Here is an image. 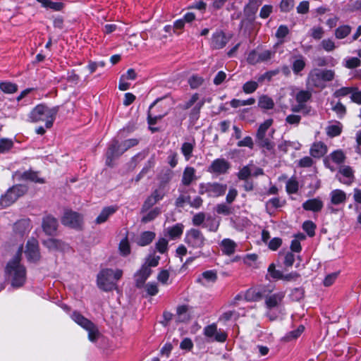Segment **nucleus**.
<instances>
[{
	"instance_id": "f257e3e1",
	"label": "nucleus",
	"mask_w": 361,
	"mask_h": 361,
	"mask_svg": "<svg viewBox=\"0 0 361 361\" xmlns=\"http://www.w3.org/2000/svg\"><path fill=\"white\" fill-rule=\"evenodd\" d=\"M22 247H20L16 255L6 264L5 273L13 288L23 286L26 281L25 267L20 264Z\"/></svg>"
},
{
	"instance_id": "f03ea898",
	"label": "nucleus",
	"mask_w": 361,
	"mask_h": 361,
	"mask_svg": "<svg viewBox=\"0 0 361 361\" xmlns=\"http://www.w3.org/2000/svg\"><path fill=\"white\" fill-rule=\"evenodd\" d=\"M58 111L59 106L51 107L46 104H40L32 109L28 115V119L32 123L44 122L45 127L51 128Z\"/></svg>"
},
{
	"instance_id": "7ed1b4c3",
	"label": "nucleus",
	"mask_w": 361,
	"mask_h": 361,
	"mask_svg": "<svg viewBox=\"0 0 361 361\" xmlns=\"http://www.w3.org/2000/svg\"><path fill=\"white\" fill-rule=\"evenodd\" d=\"M335 78V71L331 69H319L314 68L308 73L307 84L311 87L324 89L327 82L332 81Z\"/></svg>"
},
{
	"instance_id": "20e7f679",
	"label": "nucleus",
	"mask_w": 361,
	"mask_h": 361,
	"mask_svg": "<svg viewBox=\"0 0 361 361\" xmlns=\"http://www.w3.org/2000/svg\"><path fill=\"white\" fill-rule=\"evenodd\" d=\"M273 119L269 118L264 121L258 128L256 134V142L260 147L266 149L268 151L272 150L275 144L273 141V135L275 132L274 129H271L270 127L273 124Z\"/></svg>"
},
{
	"instance_id": "39448f33",
	"label": "nucleus",
	"mask_w": 361,
	"mask_h": 361,
	"mask_svg": "<svg viewBox=\"0 0 361 361\" xmlns=\"http://www.w3.org/2000/svg\"><path fill=\"white\" fill-rule=\"evenodd\" d=\"M122 275L123 271L121 269H102L97 275V286L104 291H111L116 288V282Z\"/></svg>"
},
{
	"instance_id": "423d86ee",
	"label": "nucleus",
	"mask_w": 361,
	"mask_h": 361,
	"mask_svg": "<svg viewBox=\"0 0 361 361\" xmlns=\"http://www.w3.org/2000/svg\"><path fill=\"white\" fill-rule=\"evenodd\" d=\"M71 317L77 324L87 331L90 341L94 343L98 339L100 333L97 326L93 322L77 311L73 312Z\"/></svg>"
},
{
	"instance_id": "0eeeda50",
	"label": "nucleus",
	"mask_w": 361,
	"mask_h": 361,
	"mask_svg": "<svg viewBox=\"0 0 361 361\" xmlns=\"http://www.w3.org/2000/svg\"><path fill=\"white\" fill-rule=\"evenodd\" d=\"M227 190V185L218 182L200 183L199 184V194L207 195L209 197H219L223 196Z\"/></svg>"
},
{
	"instance_id": "6e6552de",
	"label": "nucleus",
	"mask_w": 361,
	"mask_h": 361,
	"mask_svg": "<svg viewBox=\"0 0 361 361\" xmlns=\"http://www.w3.org/2000/svg\"><path fill=\"white\" fill-rule=\"evenodd\" d=\"M27 191V188L24 185H16L10 188L4 195L1 196L0 205L2 207L11 206Z\"/></svg>"
},
{
	"instance_id": "1a4fd4ad",
	"label": "nucleus",
	"mask_w": 361,
	"mask_h": 361,
	"mask_svg": "<svg viewBox=\"0 0 361 361\" xmlns=\"http://www.w3.org/2000/svg\"><path fill=\"white\" fill-rule=\"evenodd\" d=\"M184 241L189 247L201 249L207 240L201 231L197 228H190L186 231Z\"/></svg>"
},
{
	"instance_id": "9d476101",
	"label": "nucleus",
	"mask_w": 361,
	"mask_h": 361,
	"mask_svg": "<svg viewBox=\"0 0 361 361\" xmlns=\"http://www.w3.org/2000/svg\"><path fill=\"white\" fill-rule=\"evenodd\" d=\"M204 104V100L203 99L199 100V94L197 93H195L191 96L188 101L180 104V107L183 110H187L195 105L190 111V116L192 119H197L199 118L200 111Z\"/></svg>"
},
{
	"instance_id": "9b49d317",
	"label": "nucleus",
	"mask_w": 361,
	"mask_h": 361,
	"mask_svg": "<svg viewBox=\"0 0 361 361\" xmlns=\"http://www.w3.org/2000/svg\"><path fill=\"white\" fill-rule=\"evenodd\" d=\"M83 222L82 216L72 210L65 211L63 217L61 218V223L63 225L73 228H80Z\"/></svg>"
},
{
	"instance_id": "f8f14e48",
	"label": "nucleus",
	"mask_w": 361,
	"mask_h": 361,
	"mask_svg": "<svg viewBox=\"0 0 361 361\" xmlns=\"http://www.w3.org/2000/svg\"><path fill=\"white\" fill-rule=\"evenodd\" d=\"M204 335L212 341L223 343L227 339V334L221 329H218L214 323L204 328Z\"/></svg>"
},
{
	"instance_id": "ddd939ff",
	"label": "nucleus",
	"mask_w": 361,
	"mask_h": 361,
	"mask_svg": "<svg viewBox=\"0 0 361 361\" xmlns=\"http://www.w3.org/2000/svg\"><path fill=\"white\" fill-rule=\"evenodd\" d=\"M274 52L264 50L262 51H252L247 56V62L250 64H256L261 62H266L270 60L274 56Z\"/></svg>"
},
{
	"instance_id": "4468645a",
	"label": "nucleus",
	"mask_w": 361,
	"mask_h": 361,
	"mask_svg": "<svg viewBox=\"0 0 361 361\" xmlns=\"http://www.w3.org/2000/svg\"><path fill=\"white\" fill-rule=\"evenodd\" d=\"M165 195L164 188H159L154 190L152 193L146 199L142 207V213L147 212L152 206L161 200Z\"/></svg>"
},
{
	"instance_id": "2eb2a0df",
	"label": "nucleus",
	"mask_w": 361,
	"mask_h": 361,
	"mask_svg": "<svg viewBox=\"0 0 361 361\" xmlns=\"http://www.w3.org/2000/svg\"><path fill=\"white\" fill-rule=\"evenodd\" d=\"M230 163L224 159H216L208 168V172L216 175L225 174L230 169Z\"/></svg>"
},
{
	"instance_id": "dca6fc26",
	"label": "nucleus",
	"mask_w": 361,
	"mask_h": 361,
	"mask_svg": "<svg viewBox=\"0 0 361 361\" xmlns=\"http://www.w3.org/2000/svg\"><path fill=\"white\" fill-rule=\"evenodd\" d=\"M330 203L327 205L328 209L331 212H334L333 205H339L345 202L347 200L346 193L340 189H335L329 193Z\"/></svg>"
},
{
	"instance_id": "f3484780",
	"label": "nucleus",
	"mask_w": 361,
	"mask_h": 361,
	"mask_svg": "<svg viewBox=\"0 0 361 361\" xmlns=\"http://www.w3.org/2000/svg\"><path fill=\"white\" fill-rule=\"evenodd\" d=\"M25 253L30 262H37L39 259L40 254L37 240L31 239L27 241Z\"/></svg>"
},
{
	"instance_id": "a211bd4d",
	"label": "nucleus",
	"mask_w": 361,
	"mask_h": 361,
	"mask_svg": "<svg viewBox=\"0 0 361 361\" xmlns=\"http://www.w3.org/2000/svg\"><path fill=\"white\" fill-rule=\"evenodd\" d=\"M122 146L117 140L112 141L109 145L106 154V164L112 167L114 166V160L119 157L121 154L117 153L121 151Z\"/></svg>"
},
{
	"instance_id": "6ab92c4d",
	"label": "nucleus",
	"mask_w": 361,
	"mask_h": 361,
	"mask_svg": "<svg viewBox=\"0 0 361 361\" xmlns=\"http://www.w3.org/2000/svg\"><path fill=\"white\" fill-rule=\"evenodd\" d=\"M285 297L284 292H278L273 294H267L264 290V296L263 298L265 300V305L267 309H272L278 307L282 302Z\"/></svg>"
},
{
	"instance_id": "aec40b11",
	"label": "nucleus",
	"mask_w": 361,
	"mask_h": 361,
	"mask_svg": "<svg viewBox=\"0 0 361 361\" xmlns=\"http://www.w3.org/2000/svg\"><path fill=\"white\" fill-rule=\"evenodd\" d=\"M58 228L57 219L51 216H47L42 221L43 231L49 235H54Z\"/></svg>"
},
{
	"instance_id": "412c9836",
	"label": "nucleus",
	"mask_w": 361,
	"mask_h": 361,
	"mask_svg": "<svg viewBox=\"0 0 361 361\" xmlns=\"http://www.w3.org/2000/svg\"><path fill=\"white\" fill-rule=\"evenodd\" d=\"M152 270L147 265H142V267L135 274V281L137 287L141 288L145 284L146 280L150 276Z\"/></svg>"
},
{
	"instance_id": "4be33fe9",
	"label": "nucleus",
	"mask_w": 361,
	"mask_h": 361,
	"mask_svg": "<svg viewBox=\"0 0 361 361\" xmlns=\"http://www.w3.org/2000/svg\"><path fill=\"white\" fill-rule=\"evenodd\" d=\"M43 245L50 251H65L68 248L67 244L60 240L54 238H48L44 240Z\"/></svg>"
},
{
	"instance_id": "5701e85b",
	"label": "nucleus",
	"mask_w": 361,
	"mask_h": 361,
	"mask_svg": "<svg viewBox=\"0 0 361 361\" xmlns=\"http://www.w3.org/2000/svg\"><path fill=\"white\" fill-rule=\"evenodd\" d=\"M323 207V202L319 198L310 199L303 202L302 208L307 211L319 212Z\"/></svg>"
},
{
	"instance_id": "b1692460",
	"label": "nucleus",
	"mask_w": 361,
	"mask_h": 361,
	"mask_svg": "<svg viewBox=\"0 0 361 361\" xmlns=\"http://www.w3.org/2000/svg\"><path fill=\"white\" fill-rule=\"evenodd\" d=\"M228 42V39L222 32H216L212 35L211 44L213 48L219 49L224 47Z\"/></svg>"
},
{
	"instance_id": "393cba45",
	"label": "nucleus",
	"mask_w": 361,
	"mask_h": 361,
	"mask_svg": "<svg viewBox=\"0 0 361 361\" xmlns=\"http://www.w3.org/2000/svg\"><path fill=\"white\" fill-rule=\"evenodd\" d=\"M31 229L30 221L29 219H20L15 223L13 231L16 233L23 235L28 233Z\"/></svg>"
},
{
	"instance_id": "a878e982",
	"label": "nucleus",
	"mask_w": 361,
	"mask_h": 361,
	"mask_svg": "<svg viewBox=\"0 0 361 361\" xmlns=\"http://www.w3.org/2000/svg\"><path fill=\"white\" fill-rule=\"evenodd\" d=\"M184 226L182 224H176L173 226L165 229V235L169 236L171 240H175L181 236L183 232Z\"/></svg>"
},
{
	"instance_id": "bb28decb",
	"label": "nucleus",
	"mask_w": 361,
	"mask_h": 361,
	"mask_svg": "<svg viewBox=\"0 0 361 361\" xmlns=\"http://www.w3.org/2000/svg\"><path fill=\"white\" fill-rule=\"evenodd\" d=\"M222 252L228 256L233 255L235 252L237 244L230 238H224L220 243Z\"/></svg>"
},
{
	"instance_id": "cd10ccee",
	"label": "nucleus",
	"mask_w": 361,
	"mask_h": 361,
	"mask_svg": "<svg viewBox=\"0 0 361 361\" xmlns=\"http://www.w3.org/2000/svg\"><path fill=\"white\" fill-rule=\"evenodd\" d=\"M118 209V207L116 206H109L104 207L99 216L96 218L95 222L97 224H101L102 223H104L109 217L114 214Z\"/></svg>"
},
{
	"instance_id": "c85d7f7f",
	"label": "nucleus",
	"mask_w": 361,
	"mask_h": 361,
	"mask_svg": "<svg viewBox=\"0 0 361 361\" xmlns=\"http://www.w3.org/2000/svg\"><path fill=\"white\" fill-rule=\"evenodd\" d=\"M264 296V290L258 288H250L244 294V298L247 301H257Z\"/></svg>"
},
{
	"instance_id": "c756f323",
	"label": "nucleus",
	"mask_w": 361,
	"mask_h": 361,
	"mask_svg": "<svg viewBox=\"0 0 361 361\" xmlns=\"http://www.w3.org/2000/svg\"><path fill=\"white\" fill-rule=\"evenodd\" d=\"M326 146L322 142H314L310 148V154L313 157L320 158L326 153Z\"/></svg>"
},
{
	"instance_id": "7c9ffc66",
	"label": "nucleus",
	"mask_w": 361,
	"mask_h": 361,
	"mask_svg": "<svg viewBox=\"0 0 361 361\" xmlns=\"http://www.w3.org/2000/svg\"><path fill=\"white\" fill-rule=\"evenodd\" d=\"M306 62L303 56L298 55L293 58L292 70L294 74L298 75L305 67Z\"/></svg>"
},
{
	"instance_id": "2f4dec72",
	"label": "nucleus",
	"mask_w": 361,
	"mask_h": 361,
	"mask_svg": "<svg viewBox=\"0 0 361 361\" xmlns=\"http://www.w3.org/2000/svg\"><path fill=\"white\" fill-rule=\"evenodd\" d=\"M220 225V219L216 216L208 215L203 227L210 232H216Z\"/></svg>"
},
{
	"instance_id": "473e14b6",
	"label": "nucleus",
	"mask_w": 361,
	"mask_h": 361,
	"mask_svg": "<svg viewBox=\"0 0 361 361\" xmlns=\"http://www.w3.org/2000/svg\"><path fill=\"white\" fill-rule=\"evenodd\" d=\"M155 238V233L152 231L142 232L135 240L136 243L140 246L149 245Z\"/></svg>"
},
{
	"instance_id": "72a5a7b5",
	"label": "nucleus",
	"mask_w": 361,
	"mask_h": 361,
	"mask_svg": "<svg viewBox=\"0 0 361 361\" xmlns=\"http://www.w3.org/2000/svg\"><path fill=\"white\" fill-rule=\"evenodd\" d=\"M217 279L216 272L214 270L204 271L197 281L202 285L206 286L209 283H214Z\"/></svg>"
},
{
	"instance_id": "f704fd0d",
	"label": "nucleus",
	"mask_w": 361,
	"mask_h": 361,
	"mask_svg": "<svg viewBox=\"0 0 361 361\" xmlns=\"http://www.w3.org/2000/svg\"><path fill=\"white\" fill-rule=\"evenodd\" d=\"M195 179V170L193 167L187 166L183 171L182 183L184 185H189Z\"/></svg>"
},
{
	"instance_id": "c9c22d12",
	"label": "nucleus",
	"mask_w": 361,
	"mask_h": 361,
	"mask_svg": "<svg viewBox=\"0 0 361 361\" xmlns=\"http://www.w3.org/2000/svg\"><path fill=\"white\" fill-rule=\"evenodd\" d=\"M338 172L346 178L344 180L340 179L341 182L346 185L351 184L354 178L353 171L351 167L348 166H343L340 168Z\"/></svg>"
},
{
	"instance_id": "e433bc0d",
	"label": "nucleus",
	"mask_w": 361,
	"mask_h": 361,
	"mask_svg": "<svg viewBox=\"0 0 361 361\" xmlns=\"http://www.w3.org/2000/svg\"><path fill=\"white\" fill-rule=\"evenodd\" d=\"M352 30V27L348 25L338 26L334 31V36L337 39H343L348 37Z\"/></svg>"
},
{
	"instance_id": "4c0bfd02",
	"label": "nucleus",
	"mask_w": 361,
	"mask_h": 361,
	"mask_svg": "<svg viewBox=\"0 0 361 361\" xmlns=\"http://www.w3.org/2000/svg\"><path fill=\"white\" fill-rule=\"evenodd\" d=\"M194 148L195 141L192 142H185L183 143L180 150L186 161H189L192 157Z\"/></svg>"
},
{
	"instance_id": "58836bf2",
	"label": "nucleus",
	"mask_w": 361,
	"mask_h": 361,
	"mask_svg": "<svg viewBox=\"0 0 361 361\" xmlns=\"http://www.w3.org/2000/svg\"><path fill=\"white\" fill-rule=\"evenodd\" d=\"M258 106L263 109H272L274 106V102L267 95H262L259 98Z\"/></svg>"
},
{
	"instance_id": "ea45409f",
	"label": "nucleus",
	"mask_w": 361,
	"mask_h": 361,
	"mask_svg": "<svg viewBox=\"0 0 361 361\" xmlns=\"http://www.w3.org/2000/svg\"><path fill=\"white\" fill-rule=\"evenodd\" d=\"M176 313L178 316V321L180 322H185L190 319L188 305H183L178 306L176 310Z\"/></svg>"
},
{
	"instance_id": "a19ab883",
	"label": "nucleus",
	"mask_w": 361,
	"mask_h": 361,
	"mask_svg": "<svg viewBox=\"0 0 361 361\" xmlns=\"http://www.w3.org/2000/svg\"><path fill=\"white\" fill-rule=\"evenodd\" d=\"M161 214V209L159 207L153 208L149 210L142 217L141 221L142 223H148L154 220Z\"/></svg>"
},
{
	"instance_id": "79ce46f5",
	"label": "nucleus",
	"mask_w": 361,
	"mask_h": 361,
	"mask_svg": "<svg viewBox=\"0 0 361 361\" xmlns=\"http://www.w3.org/2000/svg\"><path fill=\"white\" fill-rule=\"evenodd\" d=\"M343 66L348 69H353L361 66V61L357 57H347L343 61Z\"/></svg>"
},
{
	"instance_id": "37998d69",
	"label": "nucleus",
	"mask_w": 361,
	"mask_h": 361,
	"mask_svg": "<svg viewBox=\"0 0 361 361\" xmlns=\"http://www.w3.org/2000/svg\"><path fill=\"white\" fill-rule=\"evenodd\" d=\"M326 133L329 137H336L341 134L342 130V125L337 122L335 124L330 125L326 127Z\"/></svg>"
},
{
	"instance_id": "c03bdc74",
	"label": "nucleus",
	"mask_w": 361,
	"mask_h": 361,
	"mask_svg": "<svg viewBox=\"0 0 361 361\" xmlns=\"http://www.w3.org/2000/svg\"><path fill=\"white\" fill-rule=\"evenodd\" d=\"M44 7L58 11L62 9L63 4L61 2H53L50 0H37Z\"/></svg>"
},
{
	"instance_id": "a18cd8bd",
	"label": "nucleus",
	"mask_w": 361,
	"mask_h": 361,
	"mask_svg": "<svg viewBox=\"0 0 361 361\" xmlns=\"http://www.w3.org/2000/svg\"><path fill=\"white\" fill-rule=\"evenodd\" d=\"M0 90L6 94H13L18 90V85L11 82L0 83Z\"/></svg>"
},
{
	"instance_id": "49530a36",
	"label": "nucleus",
	"mask_w": 361,
	"mask_h": 361,
	"mask_svg": "<svg viewBox=\"0 0 361 361\" xmlns=\"http://www.w3.org/2000/svg\"><path fill=\"white\" fill-rule=\"evenodd\" d=\"M255 103V99L254 98H249L245 100L233 99L230 102V104L233 108H238V107H240L242 106L252 105Z\"/></svg>"
},
{
	"instance_id": "de8ad7c7",
	"label": "nucleus",
	"mask_w": 361,
	"mask_h": 361,
	"mask_svg": "<svg viewBox=\"0 0 361 361\" xmlns=\"http://www.w3.org/2000/svg\"><path fill=\"white\" fill-rule=\"evenodd\" d=\"M329 157L336 164H341L344 162L345 156L342 150H335L329 154Z\"/></svg>"
},
{
	"instance_id": "09e8293b",
	"label": "nucleus",
	"mask_w": 361,
	"mask_h": 361,
	"mask_svg": "<svg viewBox=\"0 0 361 361\" xmlns=\"http://www.w3.org/2000/svg\"><path fill=\"white\" fill-rule=\"evenodd\" d=\"M137 144L138 140L135 138H131L124 140L123 142L121 143L122 148L121 149V151L117 153V155L123 154L128 149L137 145Z\"/></svg>"
},
{
	"instance_id": "8fccbe9b",
	"label": "nucleus",
	"mask_w": 361,
	"mask_h": 361,
	"mask_svg": "<svg viewBox=\"0 0 361 361\" xmlns=\"http://www.w3.org/2000/svg\"><path fill=\"white\" fill-rule=\"evenodd\" d=\"M311 96L310 92L301 90L296 94L295 99L298 104L304 105L311 98Z\"/></svg>"
},
{
	"instance_id": "3c124183",
	"label": "nucleus",
	"mask_w": 361,
	"mask_h": 361,
	"mask_svg": "<svg viewBox=\"0 0 361 361\" xmlns=\"http://www.w3.org/2000/svg\"><path fill=\"white\" fill-rule=\"evenodd\" d=\"M320 45L327 52L333 51L336 48L335 42L330 38L323 39Z\"/></svg>"
},
{
	"instance_id": "603ef678",
	"label": "nucleus",
	"mask_w": 361,
	"mask_h": 361,
	"mask_svg": "<svg viewBox=\"0 0 361 361\" xmlns=\"http://www.w3.org/2000/svg\"><path fill=\"white\" fill-rule=\"evenodd\" d=\"M269 275L275 280H281L283 273L280 270L276 269L275 264H271L268 267Z\"/></svg>"
},
{
	"instance_id": "864d4df0",
	"label": "nucleus",
	"mask_w": 361,
	"mask_h": 361,
	"mask_svg": "<svg viewBox=\"0 0 361 361\" xmlns=\"http://www.w3.org/2000/svg\"><path fill=\"white\" fill-rule=\"evenodd\" d=\"M258 87V82L255 81H247L246 82L243 86V92L246 94L253 93Z\"/></svg>"
},
{
	"instance_id": "5fc2aeb1",
	"label": "nucleus",
	"mask_w": 361,
	"mask_h": 361,
	"mask_svg": "<svg viewBox=\"0 0 361 361\" xmlns=\"http://www.w3.org/2000/svg\"><path fill=\"white\" fill-rule=\"evenodd\" d=\"M303 230L310 237H312L315 234L316 225L311 221H306L302 224Z\"/></svg>"
},
{
	"instance_id": "6e6d98bb",
	"label": "nucleus",
	"mask_w": 361,
	"mask_h": 361,
	"mask_svg": "<svg viewBox=\"0 0 361 361\" xmlns=\"http://www.w3.org/2000/svg\"><path fill=\"white\" fill-rule=\"evenodd\" d=\"M203 78L197 75H192L188 79V83L192 89H196L199 87L203 83Z\"/></svg>"
},
{
	"instance_id": "4d7b16f0",
	"label": "nucleus",
	"mask_w": 361,
	"mask_h": 361,
	"mask_svg": "<svg viewBox=\"0 0 361 361\" xmlns=\"http://www.w3.org/2000/svg\"><path fill=\"white\" fill-rule=\"evenodd\" d=\"M119 251L123 256H126L130 252V247L127 238H123L119 243Z\"/></svg>"
},
{
	"instance_id": "13d9d810",
	"label": "nucleus",
	"mask_w": 361,
	"mask_h": 361,
	"mask_svg": "<svg viewBox=\"0 0 361 361\" xmlns=\"http://www.w3.org/2000/svg\"><path fill=\"white\" fill-rule=\"evenodd\" d=\"M238 316V314L235 311H227L220 316L219 320L223 322H226L233 319H237Z\"/></svg>"
},
{
	"instance_id": "bf43d9fd",
	"label": "nucleus",
	"mask_w": 361,
	"mask_h": 361,
	"mask_svg": "<svg viewBox=\"0 0 361 361\" xmlns=\"http://www.w3.org/2000/svg\"><path fill=\"white\" fill-rule=\"evenodd\" d=\"M215 211L217 214H223L225 216H228L232 212L231 207L226 205L224 203L218 204L215 207Z\"/></svg>"
},
{
	"instance_id": "052dcab7",
	"label": "nucleus",
	"mask_w": 361,
	"mask_h": 361,
	"mask_svg": "<svg viewBox=\"0 0 361 361\" xmlns=\"http://www.w3.org/2000/svg\"><path fill=\"white\" fill-rule=\"evenodd\" d=\"M252 170L249 165L243 166L238 173V177L240 180H246L251 176Z\"/></svg>"
},
{
	"instance_id": "680f3d73",
	"label": "nucleus",
	"mask_w": 361,
	"mask_h": 361,
	"mask_svg": "<svg viewBox=\"0 0 361 361\" xmlns=\"http://www.w3.org/2000/svg\"><path fill=\"white\" fill-rule=\"evenodd\" d=\"M206 219L204 213L199 212L193 216L192 222L194 226H199L204 224Z\"/></svg>"
},
{
	"instance_id": "e2e57ef3",
	"label": "nucleus",
	"mask_w": 361,
	"mask_h": 361,
	"mask_svg": "<svg viewBox=\"0 0 361 361\" xmlns=\"http://www.w3.org/2000/svg\"><path fill=\"white\" fill-rule=\"evenodd\" d=\"M23 178L36 183H43V180L38 177L37 173L33 171H25L23 174Z\"/></svg>"
},
{
	"instance_id": "0e129e2a",
	"label": "nucleus",
	"mask_w": 361,
	"mask_h": 361,
	"mask_svg": "<svg viewBox=\"0 0 361 361\" xmlns=\"http://www.w3.org/2000/svg\"><path fill=\"white\" fill-rule=\"evenodd\" d=\"M156 249L161 254L165 253L168 250V240L165 238H160L156 243Z\"/></svg>"
},
{
	"instance_id": "69168bd1",
	"label": "nucleus",
	"mask_w": 361,
	"mask_h": 361,
	"mask_svg": "<svg viewBox=\"0 0 361 361\" xmlns=\"http://www.w3.org/2000/svg\"><path fill=\"white\" fill-rule=\"evenodd\" d=\"M13 147V142L8 139L0 140V153L8 152Z\"/></svg>"
},
{
	"instance_id": "338daca9",
	"label": "nucleus",
	"mask_w": 361,
	"mask_h": 361,
	"mask_svg": "<svg viewBox=\"0 0 361 361\" xmlns=\"http://www.w3.org/2000/svg\"><path fill=\"white\" fill-rule=\"evenodd\" d=\"M301 120V116L295 114H290L286 116L285 121L286 123L297 126L299 125Z\"/></svg>"
},
{
	"instance_id": "774afa93",
	"label": "nucleus",
	"mask_w": 361,
	"mask_h": 361,
	"mask_svg": "<svg viewBox=\"0 0 361 361\" xmlns=\"http://www.w3.org/2000/svg\"><path fill=\"white\" fill-rule=\"evenodd\" d=\"M298 190V183L294 179H289L286 183V190L288 193H295Z\"/></svg>"
}]
</instances>
